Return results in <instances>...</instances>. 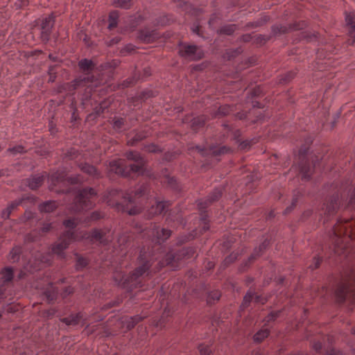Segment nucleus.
<instances>
[{"label":"nucleus","instance_id":"nucleus-1","mask_svg":"<svg viewBox=\"0 0 355 355\" xmlns=\"http://www.w3.org/2000/svg\"><path fill=\"white\" fill-rule=\"evenodd\" d=\"M125 157L134 163L127 166L121 160H114L110 163V171L125 178H131L132 173L144 174L147 160L139 152L128 151Z\"/></svg>","mask_w":355,"mask_h":355},{"label":"nucleus","instance_id":"nucleus-2","mask_svg":"<svg viewBox=\"0 0 355 355\" xmlns=\"http://www.w3.org/2000/svg\"><path fill=\"white\" fill-rule=\"evenodd\" d=\"M98 196L97 191L92 187H86L79 189L76 192V196L69 208L72 213H80L93 207L92 200Z\"/></svg>","mask_w":355,"mask_h":355},{"label":"nucleus","instance_id":"nucleus-3","mask_svg":"<svg viewBox=\"0 0 355 355\" xmlns=\"http://www.w3.org/2000/svg\"><path fill=\"white\" fill-rule=\"evenodd\" d=\"M336 245L339 246L343 243H347L351 239H355V220L338 222L332 230L331 236Z\"/></svg>","mask_w":355,"mask_h":355},{"label":"nucleus","instance_id":"nucleus-4","mask_svg":"<svg viewBox=\"0 0 355 355\" xmlns=\"http://www.w3.org/2000/svg\"><path fill=\"white\" fill-rule=\"evenodd\" d=\"M141 252H142L141 251V254L139 257V266L132 270L130 273L129 276L125 277H121L120 280L117 282L119 286L123 288H132V286L136 287L137 285V279L148 271L151 266V263L149 261L143 258Z\"/></svg>","mask_w":355,"mask_h":355},{"label":"nucleus","instance_id":"nucleus-5","mask_svg":"<svg viewBox=\"0 0 355 355\" xmlns=\"http://www.w3.org/2000/svg\"><path fill=\"white\" fill-rule=\"evenodd\" d=\"M355 295V279L354 277L349 279L340 282L336 291L335 296L338 303H343L346 300Z\"/></svg>","mask_w":355,"mask_h":355},{"label":"nucleus","instance_id":"nucleus-6","mask_svg":"<svg viewBox=\"0 0 355 355\" xmlns=\"http://www.w3.org/2000/svg\"><path fill=\"white\" fill-rule=\"evenodd\" d=\"M55 24V15L53 13L50 14L44 18L40 24V39L44 43H46L50 40L52 28Z\"/></svg>","mask_w":355,"mask_h":355},{"label":"nucleus","instance_id":"nucleus-7","mask_svg":"<svg viewBox=\"0 0 355 355\" xmlns=\"http://www.w3.org/2000/svg\"><path fill=\"white\" fill-rule=\"evenodd\" d=\"M178 53L181 57L190 60H200L204 55L196 45L182 44Z\"/></svg>","mask_w":355,"mask_h":355},{"label":"nucleus","instance_id":"nucleus-8","mask_svg":"<svg viewBox=\"0 0 355 355\" xmlns=\"http://www.w3.org/2000/svg\"><path fill=\"white\" fill-rule=\"evenodd\" d=\"M148 186L146 184H141L132 193L126 192L125 193H122L121 196L123 200V202H128L130 205H133L135 204L137 198H139L145 195H148Z\"/></svg>","mask_w":355,"mask_h":355},{"label":"nucleus","instance_id":"nucleus-9","mask_svg":"<svg viewBox=\"0 0 355 355\" xmlns=\"http://www.w3.org/2000/svg\"><path fill=\"white\" fill-rule=\"evenodd\" d=\"M270 245V241L268 239H266L259 247L255 248L253 250V252L249 257L247 261L243 262L239 268V270L243 271L245 270L244 268L248 267L254 260H256L258 257H259L263 252L268 248Z\"/></svg>","mask_w":355,"mask_h":355},{"label":"nucleus","instance_id":"nucleus-10","mask_svg":"<svg viewBox=\"0 0 355 355\" xmlns=\"http://www.w3.org/2000/svg\"><path fill=\"white\" fill-rule=\"evenodd\" d=\"M146 316L136 315L132 317H122L118 320L120 328H125L126 331L133 329L139 322L142 321Z\"/></svg>","mask_w":355,"mask_h":355},{"label":"nucleus","instance_id":"nucleus-11","mask_svg":"<svg viewBox=\"0 0 355 355\" xmlns=\"http://www.w3.org/2000/svg\"><path fill=\"white\" fill-rule=\"evenodd\" d=\"M299 159H300V172L302 174V179L309 180L313 173V168L307 164V159L304 155H300Z\"/></svg>","mask_w":355,"mask_h":355},{"label":"nucleus","instance_id":"nucleus-12","mask_svg":"<svg viewBox=\"0 0 355 355\" xmlns=\"http://www.w3.org/2000/svg\"><path fill=\"white\" fill-rule=\"evenodd\" d=\"M30 197H21L17 200L11 202L6 208L2 210L1 216L3 219L7 220L10 218L11 213L21 205L25 200H29Z\"/></svg>","mask_w":355,"mask_h":355},{"label":"nucleus","instance_id":"nucleus-13","mask_svg":"<svg viewBox=\"0 0 355 355\" xmlns=\"http://www.w3.org/2000/svg\"><path fill=\"white\" fill-rule=\"evenodd\" d=\"M78 166L82 172L92 177L93 179L98 180L103 177L101 173L94 166L88 163H79Z\"/></svg>","mask_w":355,"mask_h":355},{"label":"nucleus","instance_id":"nucleus-14","mask_svg":"<svg viewBox=\"0 0 355 355\" xmlns=\"http://www.w3.org/2000/svg\"><path fill=\"white\" fill-rule=\"evenodd\" d=\"M324 213L328 215L334 214L340 206L338 194L331 196L324 205Z\"/></svg>","mask_w":355,"mask_h":355},{"label":"nucleus","instance_id":"nucleus-15","mask_svg":"<svg viewBox=\"0 0 355 355\" xmlns=\"http://www.w3.org/2000/svg\"><path fill=\"white\" fill-rule=\"evenodd\" d=\"M87 239L92 243L98 242L103 245H107L109 243V241L105 238V233L96 228L90 231Z\"/></svg>","mask_w":355,"mask_h":355},{"label":"nucleus","instance_id":"nucleus-16","mask_svg":"<svg viewBox=\"0 0 355 355\" xmlns=\"http://www.w3.org/2000/svg\"><path fill=\"white\" fill-rule=\"evenodd\" d=\"M138 37L144 42L150 43L157 40L159 35L155 31L144 29L139 31Z\"/></svg>","mask_w":355,"mask_h":355},{"label":"nucleus","instance_id":"nucleus-17","mask_svg":"<svg viewBox=\"0 0 355 355\" xmlns=\"http://www.w3.org/2000/svg\"><path fill=\"white\" fill-rule=\"evenodd\" d=\"M153 234L156 238L157 242L161 243L171 236V230L156 226L153 230Z\"/></svg>","mask_w":355,"mask_h":355},{"label":"nucleus","instance_id":"nucleus-18","mask_svg":"<svg viewBox=\"0 0 355 355\" xmlns=\"http://www.w3.org/2000/svg\"><path fill=\"white\" fill-rule=\"evenodd\" d=\"M58 293V288L54 287L52 283H49L48 286L43 291L42 295L45 296L49 304H52L56 300Z\"/></svg>","mask_w":355,"mask_h":355},{"label":"nucleus","instance_id":"nucleus-19","mask_svg":"<svg viewBox=\"0 0 355 355\" xmlns=\"http://www.w3.org/2000/svg\"><path fill=\"white\" fill-rule=\"evenodd\" d=\"M123 205L122 203L116 202L114 204H112V206H115L116 208L119 211H121L122 212H127L130 216H135L140 214L141 212V208L137 206H132L131 208L128 207V203Z\"/></svg>","mask_w":355,"mask_h":355},{"label":"nucleus","instance_id":"nucleus-20","mask_svg":"<svg viewBox=\"0 0 355 355\" xmlns=\"http://www.w3.org/2000/svg\"><path fill=\"white\" fill-rule=\"evenodd\" d=\"M176 252H168L162 260V263L165 266H169L173 268H175L179 266L180 261L177 259Z\"/></svg>","mask_w":355,"mask_h":355},{"label":"nucleus","instance_id":"nucleus-21","mask_svg":"<svg viewBox=\"0 0 355 355\" xmlns=\"http://www.w3.org/2000/svg\"><path fill=\"white\" fill-rule=\"evenodd\" d=\"M176 253L178 257L177 259L182 261L193 257L196 254V250L193 247L183 248L176 251Z\"/></svg>","mask_w":355,"mask_h":355},{"label":"nucleus","instance_id":"nucleus-22","mask_svg":"<svg viewBox=\"0 0 355 355\" xmlns=\"http://www.w3.org/2000/svg\"><path fill=\"white\" fill-rule=\"evenodd\" d=\"M44 175H33L27 180V185L32 190H36L44 183Z\"/></svg>","mask_w":355,"mask_h":355},{"label":"nucleus","instance_id":"nucleus-23","mask_svg":"<svg viewBox=\"0 0 355 355\" xmlns=\"http://www.w3.org/2000/svg\"><path fill=\"white\" fill-rule=\"evenodd\" d=\"M58 240L68 248L69 245L76 240L75 233L71 230L64 231L60 236Z\"/></svg>","mask_w":355,"mask_h":355},{"label":"nucleus","instance_id":"nucleus-24","mask_svg":"<svg viewBox=\"0 0 355 355\" xmlns=\"http://www.w3.org/2000/svg\"><path fill=\"white\" fill-rule=\"evenodd\" d=\"M1 277L0 279V284H5L10 282L14 277L13 270L11 267L4 268L1 272Z\"/></svg>","mask_w":355,"mask_h":355},{"label":"nucleus","instance_id":"nucleus-25","mask_svg":"<svg viewBox=\"0 0 355 355\" xmlns=\"http://www.w3.org/2000/svg\"><path fill=\"white\" fill-rule=\"evenodd\" d=\"M67 248L64 245L61 241L58 240L56 243H55L52 247L53 253L55 254L59 259H65V253L64 252V250Z\"/></svg>","mask_w":355,"mask_h":355},{"label":"nucleus","instance_id":"nucleus-26","mask_svg":"<svg viewBox=\"0 0 355 355\" xmlns=\"http://www.w3.org/2000/svg\"><path fill=\"white\" fill-rule=\"evenodd\" d=\"M58 207L57 202L54 200H49L41 203L38 206L40 212L50 213L53 211Z\"/></svg>","mask_w":355,"mask_h":355},{"label":"nucleus","instance_id":"nucleus-27","mask_svg":"<svg viewBox=\"0 0 355 355\" xmlns=\"http://www.w3.org/2000/svg\"><path fill=\"white\" fill-rule=\"evenodd\" d=\"M236 29V24H227L219 28L216 33L220 35H232Z\"/></svg>","mask_w":355,"mask_h":355},{"label":"nucleus","instance_id":"nucleus-28","mask_svg":"<svg viewBox=\"0 0 355 355\" xmlns=\"http://www.w3.org/2000/svg\"><path fill=\"white\" fill-rule=\"evenodd\" d=\"M242 53L243 49L241 47H238L236 49H227L225 52L223 53V58L225 60H231L241 55Z\"/></svg>","mask_w":355,"mask_h":355},{"label":"nucleus","instance_id":"nucleus-29","mask_svg":"<svg viewBox=\"0 0 355 355\" xmlns=\"http://www.w3.org/2000/svg\"><path fill=\"white\" fill-rule=\"evenodd\" d=\"M147 137H148V135L146 132L141 131V132H137L132 137H131L127 141V144L128 146H135L139 142H140V141H143L144 139H145L146 138H147Z\"/></svg>","mask_w":355,"mask_h":355},{"label":"nucleus","instance_id":"nucleus-30","mask_svg":"<svg viewBox=\"0 0 355 355\" xmlns=\"http://www.w3.org/2000/svg\"><path fill=\"white\" fill-rule=\"evenodd\" d=\"M21 253L22 250L20 246L16 245L13 247L9 253V260L12 263L19 261Z\"/></svg>","mask_w":355,"mask_h":355},{"label":"nucleus","instance_id":"nucleus-31","mask_svg":"<svg viewBox=\"0 0 355 355\" xmlns=\"http://www.w3.org/2000/svg\"><path fill=\"white\" fill-rule=\"evenodd\" d=\"M206 121V118L204 116H198L194 118L191 121V128L197 131L200 128H202L205 125Z\"/></svg>","mask_w":355,"mask_h":355},{"label":"nucleus","instance_id":"nucleus-32","mask_svg":"<svg viewBox=\"0 0 355 355\" xmlns=\"http://www.w3.org/2000/svg\"><path fill=\"white\" fill-rule=\"evenodd\" d=\"M94 66L93 61L87 58L83 59L78 62L79 68L83 71H91L94 68Z\"/></svg>","mask_w":355,"mask_h":355},{"label":"nucleus","instance_id":"nucleus-33","mask_svg":"<svg viewBox=\"0 0 355 355\" xmlns=\"http://www.w3.org/2000/svg\"><path fill=\"white\" fill-rule=\"evenodd\" d=\"M232 112L231 107L228 105L220 106L218 110L214 113V117L222 118L228 115Z\"/></svg>","mask_w":355,"mask_h":355},{"label":"nucleus","instance_id":"nucleus-34","mask_svg":"<svg viewBox=\"0 0 355 355\" xmlns=\"http://www.w3.org/2000/svg\"><path fill=\"white\" fill-rule=\"evenodd\" d=\"M236 142L239 144L240 150H248L254 144L257 143V139H252L251 140H245L241 141L240 139H236Z\"/></svg>","mask_w":355,"mask_h":355},{"label":"nucleus","instance_id":"nucleus-35","mask_svg":"<svg viewBox=\"0 0 355 355\" xmlns=\"http://www.w3.org/2000/svg\"><path fill=\"white\" fill-rule=\"evenodd\" d=\"M270 334V331L267 329H261L257 331L253 336L254 341L257 343H261Z\"/></svg>","mask_w":355,"mask_h":355},{"label":"nucleus","instance_id":"nucleus-36","mask_svg":"<svg viewBox=\"0 0 355 355\" xmlns=\"http://www.w3.org/2000/svg\"><path fill=\"white\" fill-rule=\"evenodd\" d=\"M168 202L159 201L157 202L156 205H153L151 207L152 211L155 214H161L164 212L165 208L168 206Z\"/></svg>","mask_w":355,"mask_h":355},{"label":"nucleus","instance_id":"nucleus-37","mask_svg":"<svg viewBox=\"0 0 355 355\" xmlns=\"http://www.w3.org/2000/svg\"><path fill=\"white\" fill-rule=\"evenodd\" d=\"M119 18V12L112 10L109 14L108 29L112 30L117 26V19Z\"/></svg>","mask_w":355,"mask_h":355},{"label":"nucleus","instance_id":"nucleus-38","mask_svg":"<svg viewBox=\"0 0 355 355\" xmlns=\"http://www.w3.org/2000/svg\"><path fill=\"white\" fill-rule=\"evenodd\" d=\"M271 31L273 36H277L282 34H286L288 33L286 26L282 24H276L271 27Z\"/></svg>","mask_w":355,"mask_h":355},{"label":"nucleus","instance_id":"nucleus-39","mask_svg":"<svg viewBox=\"0 0 355 355\" xmlns=\"http://www.w3.org/2000/svg\"><path fill=\"white\" fill-rule=\"evenodd\" d=\"M74 255L76 257V269L77 270H81L87 266L88 261L87 259L82 257L78 253H75Z\"/></svg>","mask_w":355,"mask_h":355},{"label":"nucleus","instance_id":"nucleus-40","mask_svg":"<svg viewBox=\"0 0 355 355\" xmlns=\"http://www.w3.org/2000/svg\"><path fill=\"white\" fill-rule=\"evenodd\" d=\"M104 217V214L100 211H94L85 218V222H95Z\"/></svg>","mask_w":355,"mask_h":355},{"label":"nucleus","instance_id":"nucleus-41","mask_svg":"<svg viewBox=\"0 0 355 355\" xmlns=\"http://www.w3.org/2000/svg\"><path fill=\"white\" fill-rule=\"evenodd\" d=\"M80 318L79 314H72L69 317L61 319V321L67 325H76L79 322Z\"/></svg>","mask_w":355,"mask_h":355},{"label":"nucleus","instance_id":"nucleus-42","mask_svg":"<svg viewBox=\"0 0 355 355\" xmlns=\"http://www.w3.org/2000/svg\"><path fill=\"white\" fill-rule=\"evenodd\" d=\"M143 149L150 153H160L163 151L159 146L153 143L144 145Z\"/></svg>","mask_w":355,"mask_h":355},{"label":"nucleus","instance_id":"nucleus-43","mask_svg":"<svg viewBox=\"0 0 355 355\" xmlns=\"http://www.w3.org/2000/svg\"><path fill=\"white\" fill-rule=\"evenodd\" d=\"M67 178L65 171H56L51 175V180L55 182H63L67 180Z\"/></svg>","mask_w":355,"mask_h":355},{"label":"nucleus","instance_id":"nucleus-44","mask_svg":"<svg viewBox=\"0 0 355 355\" xmlns=\"http://www.w3.org/2000/svg\"><path fill=\"white\" fill-rule=\"evenodd\" d=\"M239 254L233 252L227 256L221 264V267L223 268H227L229 265L234 262L238 258Z\"/></svg>","mask_w":355,"mask_h":355},{"label":"nucleus","instance_id":"nucleus-45","mask_svg":"<svg viewBox=\"0 0 355 355\" xmlns=\"http://www.w3.org/2000/svg\"><path fill=\"white\" fill-rule=\"evenodd\" d=\"M139 79V76L134 73L132 77L127 78L121 83L123 87H128L136 84L137 80Z\"/></svg>","mask_w":355,"mask_h":355},{"label":"nucleus","instance_id":"nucleus-46","mask_svg":"<svg viewBox=\"0 0 355 355\" xmlns=\"http://www.w3.org/2000/svg\"><path fill=\"white\" fill-rule=\"evenodd\" d=\"M113 5L124 9H129L132 6V0H114Z\"/></svg>","mask_w":355,"mask_h":355},{"label":"nucleus","instance_id":"nucleus-47","mask_svg":"<svg viewBox=\"0 0 355 355\" xmlns=\"http://www.w3.org/2000/svg\"><path fill=\"white\" fill-rule=\"evenodd\" d=\"M40 234L37 231L34 230L28 234H27L24 236V242L25 243H33L35 242L39 239Z\"/></svg>","mask_w":355,"mask_h":355},{"label":"nucleus","instance_id":"nucleus-48","mask_svg":"<svg viewBox=\"0 0 355 355\" xmlns=\"http://www.w3.org/2000/svg\"><path fill=\"white\" fill-rule=\"evenodd\" d=\"M220 293L219 291H213L208 294L207 303L212 304L218 301L220 297Z\"/></svg>","mask_w":355,"mask_h":355},{"label":"nucleus","instance_id":"nucleus-49","mask_svg":"<svg viewBox=\"0 0 355 355\" xmlns=\"http://www.w3.org/2000/svg\"><path fill=\"white\" fill-rule=\"evenodd\" d=\"M260 178H260L259 174L256 171H253L246 176V178H245L246 183L245 184H246V185L252 184L254 182L259 180Z\"/></svg>","mask_w":355,"mask_h":355},{"label":"nucleus","instance_id":"nucleus-50","mask_svg":"<svg viewBox=\"0 0 355 355\" xmlns=\"http://www.w3.org/2000/svg\"><path fill=\"white\" fill-rule=\"evenodd\" d=\"M106 103L105 102H102L100 103L98 106H96L94 110V112L89 114V116H94V117H96L99 116L101 114H102L104 112V110L107 107V105H105Z\"/></svg>","mask_w":355,"mask_h":355},{"label":"nucleus","instance_id":"nucleus-51","mask_svg":"<svg viewBox=\"0 0 355 355\" xmlns=\"http://www.w3.org/2000/svg\"><path fill=\"white\" fill-rule=\"evenodd\" d=\"M166 184L173 190L179 191L180 187L177 180L173 177L166 176Z\"/></svg>","mask_w":355,"mask_h":355},{"label":"nucleus","instance_id":"nucleus-52","mask_svg":"<svg viewBox=\"0 0 355 355\" xmlns=\"http://www.w3.org/2000/svg\"><path fill=\"white\" fill-rule=\"evenodd\" d=\"M35 217V213L32 212L30 210H26L24 214L19 218V221L23 223H26V222L32 220Z\"/></svg>","mask_w":355,"mask_h":355},{"label":"nucleus","instance_id":"nucleus-53","mask_svg":"<svg viewBox=\"0 0 355 355\" xmlns=\"http://www.w3.org/2000/svg\"><path fill=\"white\" fill-rule=\"evenodd\" d=\"M322 261V257L315 256L313 258V263L308 266V268L311 270H314L320 266Z\"/></svg>","mask_w":355,"mask_h":355},{"label":"nucleus","instance_id":"nucleus-54","mask_svg":"<svg viewBox=\"0 0 355 355\" xmlns=\"http://www.w3.org/2000/svg\"><path fill=\"white\" fill-rule=\"evenodd\" d=\"M135 46L132 44H128L124 46L121 50L120 53L121 55L132 54L135 52Z\"/></svg>","mask_w":355,"mask_h":355},{"label":"nucleus","instance_id":"nucleus-55","mask_svg":"<svg viewBox=\"0 0 355 355\" xmlns=\"http://www.w3.org/2000/svg\"><path fill=\"white\" fill-rule=\"evenodd\" d=\"M254 297V293L251 291H248L243 297V300L241 304V307L243 309L248 307Z\"/></svg>","mask_w":355,"mask_h":355},{"label":"nucleus","instance_id":"nucleus-56","mask_svg":"<svg viewBox=\"0 0 355 355\" xmlns=\"http://www.w3.org/2000/svg\"><path fill=\"white\" fill-rule=\"evenodd\" d=\"M271 38L270 36H266L264 35H257L254 40V42L257 44L263 45Z\"/></svg>","mask_w":355,"mask_h":355},{"label":"nucleus","instance_id":"nucleus-57","mask_svg":"<svg viewBox=\"0 0 355 355\" xmlns=\"http://www.w3.org/2000/svg\"><path fill=\"white\" fill-rule=\"evenodd\" d=\"M222 196V192L219 189H216L213 191V193L208 197L209 201H210V203H213L215 201H217L219 200V198Z\"/></svg>","mask_w":355,"mask_h":355},{"label":"nucleus","instance_id":"nucleus-58","mask_svg":"<svg viewBox=\"0 0 355 355\" xmlns=\"http://www.w3.org/2000/svg\"><path fill=\"white\" fill-rule=\"evenodd\" d=\"M281 311L270 312L264 319L266 323L275 321L280 315Z\"/></svg>","mask_w":355,"mask_h":355},{"label":"nucleus","instance_id":"nucleus-59","mask_svg":"<svg viewBox=\"0 0 355 355\" xmlns=\"http://www.w3.org/2000/svg\"><path fill=\"white\" fill-rule=\"evenodd\" d=\"M304 23H300V22H294L292 24H288L287 26L288 31L291 32L293 31H297L301 30L304 28Z\"/></svg>","mask_w":355,"mask_h":355},{"label":"nucleus","instance_id":"nucleus-60","mask_svg":"<svg viewBox=\"0 0 355 355\" xmlns=\"http://www.w3.org/2000/svg\"><path fill=\"white\" fill-rule=\"evenodd\" d=\"M78 37L80 40H83L87 46H90L92 45L89 37L83 31H80L78 33Z\"/></svg>","mask_w":355,"mask_h":355},{"label":"nucleus","instance_id":"nucleus-61","mask_svg":"<svg viewBox=\"0 0 355 355\" xmlns=\"http://www.w3.org/2000/svg\"><path fill=\"white\" fill-rule=\"evenodd\" d=\"M297 200H298L297 196H294L292 200L291 205L285 209L283 214L284 215H286V214H288L289 213H291L293 210V209L295 207Z\"/></svg>","mask_w":355,"mask_h":355},{"label":"nucleus","instance_id":"nucleus-62","mask_svg":"<svg viewBox=\"0 0 355 355\" xmlns=\"http://www.w3.org/2000/svg\"><path fill=\"white\" fill-rule=\"evenodd\" d=\"M198 349L200 355H213L211 350L209 349V347L203 344L199 345Z\"/></svg>","mask_w":355,"mask_h":355},{"label":"nucleus","instance_id":"nucleus-63","mask_svg":"<svg viewBox=\"0 0 355 355\" xmlns=\"http://www.w3.org/2000/svg\"><path fill=\"white\" fill-rule=\"evenodd\" d=\"M52 229L53 225L51 223H44L42 227L39 230L38 233L40 234L41 232L42 234L41 236H42L43 234L49 233Z\"/></svg>","mask_w":355,"mask_h":355},{"label":"nucleus","instance_id":"nucleus-64","mask_svg":"<svg viewBox=\"0 0 355 355\" xmlns=\"http://www.w3.org/2000/svg\"><path fill=\"white\" fill-rule=\"evenodd\" d=\"M63 225L67 228L74 229L78 224L74 218H69L63 221Z\"/></svg>","mask_w":355,"mask_h":355}]
</instances>
